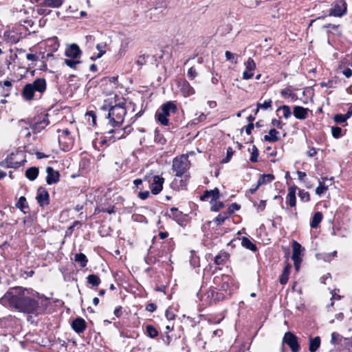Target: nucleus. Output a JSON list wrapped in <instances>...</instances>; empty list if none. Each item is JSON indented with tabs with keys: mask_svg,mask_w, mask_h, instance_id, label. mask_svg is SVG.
<instances>
[{
	"mask_svg": "<svg viewBox=\"0 0 352 352\" xmlns=\"http://www.w3.org/2000/svg\"><path fill=\"white\" fill-rule=\"evenodd\" d=\"M32 292L21 287H12L0 298V304L20 312L36 314L39 306Z\"/></svg>",
	"mask_w": 352,
	"mask_h": 352,
	"instance_id": "obj_1",
	"label": "nucleus"
},
{
	"mask_svg": "<svg viewBox=\"0 0 352 352\" xmlns=\"http://www.w3.org/2000/svg\"><path fill=\"white\" fill-rule=\"evenodd\" d=\"M125 104V100L122 98L121 102L109 109L108 118L112 126H120L122 124L126 114Z\"/></svg>",
	"mask_w": 352,
	"mask_h": 352,
	"instance_id": "obj_2",
	"label": "nucleus"
},
{
	"mask_svg": "<svg viewBox=\"0 0 352 352\" xmlns=\"http://www.w3.org/2000/svg\"><path fill=\"white\" fill-rule=\"evenodd\" d=\"M45 89V80L44 78H37L32 83H28L24 86L22 96L26 100H31L34 98L35 91L42 94Z\"/></svg>",
	"mask_w": 352,
	"mask_h": 352,
	"instance_id": "obj_3",
	"label": "nucleus"
},
{
	"mask_svg": "<svg viewBox=\"0 0 352 352\" xmlns=\"http://www.w3.org/2000/svg\"><path fill=\"white\" fill-rule=\"evenodd\" d=\"M190 162L188 155H182L173 160L172 168L176 177H182L190 168Z\"/></svg>",
	"mask_w": 352,
	"mask_h": 352,
	"instance_id": "obj_4",
	"label": "nucleus"
},
{
	"mask_svg": "<svg viewBox=\"0 0 352 352\" xmlns=\"http://www.w3.org/2000/svg\"><path fill=\"white\" fill-rule=\"evenodd\" d=\"M48 115H41L34 119L30 118L27 120H21V122H25L30 125V128L34 133H39L44 129L49 124Z\"/></svg>",
	"mask_w": 352,
	"mask_h": 352,
	"instance_id": "obj_5",
	"label": "nucleus"
},
{
	"mask_svg": "<svg viewBox=\"0 0 352 352\" xmlns=\"http://www.w3.org/2000/svg\"><path fill=\"white\" fill-rule=\"evenodd\" d=\"M177 111V106L173 102H168L164 104L161 108V111L155 114V117L159 122L164 126H168L169 120L168 117L170 113H175Z\"/></svg>",
	"mask_w": 352,
	"mask_h": 352,
	"instance_id": "obj_6",
	"label": "nucleus"
},
{
	"mask_svg": "<svg viewBox=\"0 0 352 352\" xmlns=\"http://www.w3.org/2000/svg\"><path fill=\"white\" fill-rule=\"evenodd\" d=\"M347 6L344 0H339L333 2L329 10L328 16L341 17L346 13Z\"/></svg>",
	"mask_w": 352,
	"mask_h": 352,
	"instance_id": "obj_7",
	"label": "nucleus"
},
{
	"mask_svg": "<svg viewBox=\"0 0 352 352\" xmlns=\"http://www.w3.org/2000/svg\"><path fill=\"white\" fill-rule=\"evenodd\" d=\"M283 342H285L291 349L292 352H298L300 350V345L298 342L297 337L291 332L285 333Z\"/></svg>",
	"mask_w": 352,
	"mask_h": 352,
	"instance_id": "obj_8",
	"label": "nucleus"
},
{
	"mask_svg": "<svg viewBox=\"0 0 352 352\" xmlns=\"http://www.w3.org/2000/svg\"><path fill=\"white\" fill-rule=\"evenodd\" d=\"M82 52L79 46L76 43H72L67 47L65 51V55L73 59H78L80 58Z\"/></svg>",
	"mask_w": 352,
	"mask_h": 352,
	"instance_id": "obj_9",
	"label": "nucleus"
},
{
	"mask_svg": "<svg viewBox=\"0 0 352 352\" xmlns=\"http://www.w3.org/2000/svg\"><path fill=\"white\" fill-rule=\"evenodd\" d=\"M245 69L243 72V78L244 80H250L254 76V71L256 69V63L252 58H248L245 63Z\"/></svg>",
	"mask_w": 352,
	"mask_h": 352,
	"instance_id": "obj_10",
	"label": "nucleus"
},
{
	"mask_svg": "<svg viewBox=\"0 0 352 352\" xmlns=\"http://www.w3.org/2000/svg\"><path fill=\"white\" fill-rule=\"evenodd\" d=\"M220 281L221 284L218 285L219 289L226 292H229V294H230V278L228 276L223 275L221 277L216 276L214 278V282L217 285H218Z\"/></svg>",
	"mask_w": 352,
	"mask_h": 352,
	"instance_id": "obj_11",
	"label": "nucleus"
},
{
	"mask_svg": "<svg viewBox=\"0 0 352 352\" xmlns=\"http://www.w3.org/2000/svg\"><path fill=\"white\" fill-rule=\"evenodd\" d=\"M164 183V179L163 177L158 175H155L153 177V182L151 184V190L152 194H159L163 188Z\"/></svg>",
	"mask_w": 352,
	"mask_h": 352,
	"instance_id": "obj_12",
	"label": "nucleus"
},
{
	"mask_svg": "<svg viewBox=\"0 0 352 352\" xmlns=\"http://www.w3.org/2000/svg\"><path fill=\"white\" fill-rule=\"evenodd\" d=\"M46 182L49 185H52L54 184H56L59 181L60 173L58 171H56L51 166H47L46 168Z\"/></svg>",
	"mask_w": 352,
	"mask_h": 352,
	"instance_id": "obj_13",
	"label": "nucleus"
},
{
	"mask_svg": "<svg viewBox=\"0 0 352 352\" xmlns=\"http://www.w3.org/2000/svg\"><path fill=\"white\" fill-rule=\"evenodd\" d=\"M36 200L39 205L42 207L49 204V193L43 188H39L37 191Z\"/></svg>",
	"mask_w": 352,
	"mask_h": 352,
	"instance_id": "obj_14",
	"label": "nucleus"
},
{
	"mask_svg": "<svg viewBox=\"0 0 352 352\" xmlns=\"http://www.w3.org/2000/svg\"><path fill=\"white\" fill-rule=\"evenodd\" d=\"M86 327V322L81 318H77L72 322V328L77 333H82L85 330Z\"/></svg>",
	"mask_w": 352,
	"mask_h": 352,
	"instance_id": "obj_15",
	"label": "nucleus"
},
{
	"mask_svg": "<svg viewBox=\"0 0 352 352\" xmlns=\"http://www.w3.org/2000/svg\"><path fill=\"white\" fill-rule=\"evenodd\" d=\"M219 197V190L217 188H214L213 190L204 191V194L201 196L200 199L201 201L207 200L210 198L212 203V201H216L217 199Z\"/></svg>",
	"mask_w": 352,
	"mask_h": 352,
	"instance_id": "obj_16",
	"label": "nucleus"
},
{
	"mask_svg": "<svg viewBox=\"0 0 352 352\" xmlns=\"http://www.w3.org/2000/svg\"><path fill=\"white\" fill-rule=\"evenodd\" d=\"M180 91L184 97H188L195 94L194 88L190 85L187 80H182L179 82Z\"/></svg>",
	"mask_w": 352,
	"mask_h": 352,
	"instance_id": "obj_17",
	"label": "nucleus"
},
{
	"mask_svg": "<svg viewBox=\"0 0 352 352\" xmlns=\"http://www.w3.org/2000/svg\"><path fill=\"white\" fill-rule=\"evenodd\" d=\"M296 186H291L288 188V193L286 197V204L290 207H295L296 205Z\"/></svg>",
	"mask_w": 352,
	"mask_h": 352,
	"instance_id": "obj_18",
	"label": "nucleus"
},
{
	"mask_svg": "<svg viewBox=\"0 0 352 352\" xmlns=\"http://www.w3.org/2000/svg\"><path fill=\"white\" fill-rule=\"evenodd\" d=\"M292 248L293 252L292 258V259H302L301 256L303 255V252L305 251V248L302 247V245L296 241L292 242Z\"/></svg>",
	"mask_w": 352,
	"mask_h": 352,
	"instance_id": "obj_19",
	"label": "nucleus"
},
{
	"mask_svg": "<svg viewBox=\"0 0 352 352\" xmlns=\"http://www.w3.org/2000/svg\"><path fill=\"white\" fill-rule=\"evenodd\" d=\"M309 109L301 106L294 107L293 113L296 118L305 120L307 117Z\"/></svg>",
	"mask_w": 352,
	"mask_h": 352,
	"instance_id": "obj_20",
	"label": "nucleus"
},
{
	"mask_svg": "<svg viewBox=\"0 0 352 352\" xmlns=\"http://www.w3.org/2000/svg\"><path fill=\"white\" fill-rule=\"evenodd\" d=\"M320 346V338L316 336L315 338H309V351L310 352H316Z\"/></svg>",
	"mask_w": 352,
	"mask_h": 352,
	"instance_id": "obj_21",
	"label": "nucleus"
},
{
	"mask_svg": "<svg viewBox=\"0 0 352 352\" xmlns=\"http://www.w3.org/2000/svg\"><path fill=\"white\" fill-rule=\"evenodd\" d=\"M38 173H39L38 168L37 167L33 166V167L28 168L25 170V177L29 180L34 181L37 178L38 175Z\"/></svg>",
	"mask_w": 352,
	"mask_h": 352,
	"instance_id": "obj_22",
	"label": "nucleus"
},
{
	"mask_svg": "<svg viewBox=\"0 0 352 352\" xmlns=\"http://www.w3.org/2000/svg\"><path fill=\"white\" fill-rule=\"evenodd\" d=\"M322 220V214L321 212H316L314 214L310 222V227L311 228H317L320 223Z\"/></svg>",
	"mask_w": 352,
	"mask_h": 352,
	"instance_id": "obj_23",
	"label": "nucleus"
},
{
	"mask_svg": "<svg viewBox=\"0 0 352 352\" xmlns=\"http://www.w3.org/2000/svg\"><path fill=\"white\" fill-rule=\"evenodd\" d=\"M278 132L275 129H272L269 131L267 135H264V140L269 142H275L278 140Z\"/></svg>",
	"mask_w": 352,
	"mask_h": 352,
	"instance_id": "obj_24",
	"label": "nucleus"
},
{
	"mask_svg": "<svg viewBox=\"0 0 352 352\" xmlns=\"http://www.w3.org/2000/svg\"><path fill=\"white\" fill-rule=\"evenodd\" d=\"M74 261L75 262L78 263L81 267H86L88 259L85 254L83 253H77L74 255Z\"/></svg>",
	"mask_w": 352,
	"mask_h": 352,
	"instance_id": "obj_25",
	"label": "nucleus"
},
{
	"mask_svg": "<svg viewBox=\"0 0 352 352\" xmlns=\"http://www.w3.org/2000/svg\"><path fill=\"white\" fill-rule=\"evenodd\" d=\"M125 129H111L108 131L109 134L114 133V135L112 136L113 138V140H120L122 138H124L126 136V132ZM109 138H111V137H109Z\"/></svg>",
	"mask_w": 352,
	"mask_h": 352,
	"instance_id": "obj_26",
	"label": "nucleus"
},
{
	"mask_svg": "<svg viewBox=\"0 0 352 352\" xmlns=\"http://www.w3.org/2000/svg\"><path fill=\"white\" fill-rule=\"evenodd\" d=\"M241 245L246 249H248L253 252H255L257 249L256 245L254 244L248 238L245 236L242 237Z\"/></svg>",
	"mask_w": 352,
	"mask_h": 352,
	"instance_id": "obj_27",
	"label": "nucleus"
},
{
	"mask_svg": "<svg viewBox=\"0 0 352 352\" xmlns=\"http://www.w3.org/2000/svg\"><path fill=\"white\" fill-rule=\"evenodd\" d=\"M275 179V177L272 174H263L261 175L257 182L258 185H263L265 184L270 183Z\"/></svg>",
	"mask_w": 352,
	"mask_h": 352,
	"instance_id": "obj_28",
	"label": "nucleus"
},
{
	"mask_svg": "<svg viewBox=\"0 0 352 352\" xmlns=\"http://www.w3.org/2000/svg\"><path fill=\"white\" fill-rule=\"evenodd\" d=\"M228 254L226 252H220L214 258V262L216 265H223L226 263L228 259Z\"/></svg>",
	"mask_w": 352,
	"mask_h": 352,
	"instance_id": "obj_29",
	"label": "nucleus"
},
{
	"mask_svg": "<svg viewBox=\"0 0 352 352\" xmlns=\"http://www.w3.org/2000/svg\"><path fill=\"white\" fill-rule=\"evenodd\" d=\"M290 265H287L283 270L282 274L280 276V283L281 285H285L289 278V274L290 271Z\"/></svg>",
	"mask_w": 352,
	"mask_h": 352,
	"instance_id": "obj_30",
	"label": "nucleus"
},
{
	"mask_svg": "<svg viewBox=\"0 0 352 352\" xmlns=\"http://www.w3.org/2000/svg\"><path fill=\"white\" fill-rule=\"evenodd\" d=\"M4 37L6 41L11 43H16L19 41V37L14 32L8 31L4 33Z\"/></svg>",
	"mask_w": 352,
	"mask_h": 352,
	"instance_id": "obj_31",
	"label": "nucleus"
},
{
	"mask_svg": "<svg viewBox=\"0 0 352 352\" xmlns=\"http://www.w3.org/2000/svg\"><path fill=\"white\" fill-rule=\"evenodd\" d=\"M47 6L45 5L44 2L38 5L36 8V12L38 15L47 16L49 15L52 10L47 9Z\"/></svg>",
	"mask_w": 352,
	"mask_h": 352,
	"instance_id": "obj_32",
	"label": "nucleus"
},
{
	"mask_svg": "<svg viewBox=\"0 0 352 352\" xmlns=\"http://www.w3.org/2000/svg\"><path fill=\"white\" fill-rule=\"evenodd\" d=\"M322 181H319V185L316 189V194L318 196H321L323 195L327 190L328 187L324 184V180L327 179L326 178H322Z\"/></svg>",
	"mask_w": 352,
	"mask_h": 352,
	"instance_id": "obj_33",
	"label": "nucleus"
},
{
	"mask_svg": "<svg viewBox=\"0 0 352 352\" xmlns=\"http://www.w3.org/2000/svg\"><path fill=\"white\" fill-rule=\"evenodd\" d=\"M63 1L64 0H44V3L47 7L58 8L63 5Z\"/></svg>",
	"mask_w": 352,
	"mask_h": 352,
	"instance_id": "obj_34",
	"label": "nucleus"
},
{
	"mask_svg": "<svg viewBox=\"0 0 352 352\" xmlns=\"http://www.w3.org/2000/svg\"><path fill=\"white\" fill-rule=\"evenodd\" d=\"M88 283L97 287L100 284V278L96 274H90L87 277Z\"/></svg>",
	"mask_w": 352,
	"mask_h": 352,
	"instance_id": "obj_35",
	"label": "nucleus"
},
{
	"mask_svg": "<svg viewBox=\"0 0 352 352\" xmlns=\"http://www.w3.org/2000/svg\"><path fill=\"white\" fill-rule=\"evenodd\" d=\"M65 64L70 68L76 69L77 65L81 62L78 59L66 58L64 60Z\"/></svg>",
	"mask_w": 352,
	"mask_h": 352,
	"instance_id": "obj_36",
	"label": "nucleus"
},
{
	"mask_svg": "<svg viewBox=\"0 0 352 352\" xmlns=\"http://www.w3.org/2000/svg\"><path fill=\"white\" fill-rule=\"evenodd\" d=\"M146 330L147 335L151 338H154L158 336L157 330L152 325H147Z\"/></svg>",
	"mask_w": 352,
	"mask_h": 352,
	"instance_id": "obj_37",
	"label": "nucleus"
},
{
	"mask_svg": "<svg viewBox=\"0 0 352 352\" xmlns=\"http://www.w3.org/2000/svg\"><path fill=\"white\" fill-rule=\"evenodd\" d=\"M272 100L268 99L265 100L263 103L258 102L256 105L258 107V108H261L263 110H267L272 109Z\"/></svg>",
	"mask_w": 352,
	"mask_h": 352,
	"instance_id": "obj_38",
	"label": "nucleus"
},
{
	"mask_svg": "<svg viewBox=\"0 0 352 352\" xmlns=\"http://www.w3.org/2000/svg\"><path fill=\"white\" fill-rule=\"evenodd\" d=\"M280 110L283 111V117L285 119L289 118L292 115L290 108L287 105H283V106L279 107L278 108L277 111H280Z\"/></svg>",
	"mask_w": 352,
	"mask_h": 352,
	"instance_id": "obj_39",
	"label": "nucleus"
},
{
	"mask_svg": "<svg viewBox=\"0 0 352 352\" xmlns=\"http://www.w3.org/2000/svg\"><path fill=\"white\" fill-rule=\"evenodd\" d=\"M229 214L227 213L219 214L214 220L217 225H221L228 218Z\"/></svg>",
	"mask_w": 352,
	"mask_h": 352,
	"instance_id": "obj_40",
	"label": "nucleus"
},
{
	"mask_svg": "<svg viewBox=\"0 0 352 352\" xmlns=\"http://www.w3.org/2000/svg\"><path fill=\"white\" fill-rule=\"evenodd\" d=\"M170 215L175 221H178L182 216V213L178 210L177 208H171L170 210Z\"/></svg>",
	"mask_w": 352,
	"mask_h": 352,
	"instance_id": "obj_41",
	"label": "nucleus"
},
{
	"mask_svg": "<svg viewBox=\"0 0 352 352\" xmlns=\"http://www.w3.org/2000/svg\"><path fill=\"white\" fill-rule=\"evenodd\" d=\"M298 196L303 201H309L310 200L309 193L305 190H299Z\"/></svg>",
	"mask_w": 352,
	"mask_h": 352,
	"instance_id": "obj_42",
	"label": "nucleus"
},
{
	"mask_svg": "<svg viewBox=\"0 0 352 352\" xmlns=\"http://www.w3.org/2000/svg\"><path fill=\"white\" fill-rule=\"evenodd\" d=\"M342 338V337L339 333L337 332H333L331 333V343L332 344H338L341 341Z\"/></svg>",
	"mask_w": 352,
	"mask_h": 352,
	"instance_id": "obj_43",
	"label": "nucleus"
},
{
	"mask_svg": "<svg viewBox=\"0 0 352 352\" xmlns=\"http://www.w3.org/2000/svg\"><path fill=\"white\" fill-rule=\"evenodd\" d=\"M258 151L256 146H252V152H251V156H250V161L252 162H256L258 160Z\"/></svg>",
	"mask_w": 352,
	"mask_h": 352,
	"instance_id": "obj_44",
	"label": "nucleus"
},
{
	"mask_svg": "<svg viewBox=\"0 0 352 352\" xmlns=\"http://www.w3.org/2000/svg\"><path fill=\"white\" fill-rule=\"evenodd\" d=\"M106 46L105 43H98L96 45V49L98 50V54L96 56V58H99L102 57L105 54L104 47Z\"/></svg>",
	"mask_w": 352,
	"mask_h": 352,
	"instance_id": "obj_45",
	"label": "nucleus"
},
{
	"mask_svg": "<svg viewBox=\"0 0 352 352\" xmlns=\"http://www.w3.org/2000/svg\"><path fill=\"white\" fill-rule=\"evenodd\" d=\"M322 28L327 29V32L329 33L330 32L329 29L335 30L338 34H340V32L339 31V25L335 24H326L322 26Z\"/></svg>",
	"mask_w": 352,
	"mask_h": 352,
	"instance_id": "obj_46",
	"label": "nucleus"
},
{
	"mask_svg": "<svg viewBox=\"0 0 352 352\" xmlns=\"http://www.w3.org/2000/svg\"><path fill=\"white\" fill-rule=\"evenodd\" d=\"M234 151L232 148L228 147L226 152V157L221 160L222 163H228L233 155Z\"/></svg>",
	"mask_w": 352,
	"mask_h": 352,
	"instance_id": "obj_47",
	"label": "nucleus"
},
{
	"mask_svg": "<svg viewBox=\"0 0 352 352\" xmlns=\"http://www.w3.org/2000/svg\"><path fill=\"white\" fill-rule=\"evenodd\" d=\"M197 72L194 67H191L188 69L187 72V76L190 80H193L195 77L197 76Z\"/></svg>",
	"mask_w": 352,
	"mask_h": 352,
	"instance_id": "obj_48",
	"label": "nucleus"
},
{
	"mask_svg": "<svg viewBox=\"0 0 352 352\" xmlns=\"http://www.w3.org/2000/svg\"><path fill=\"white\" fill-rule=\"evenodd\" d=\"M331 133L335 138H338L342 135V129L338 126H333L331 128Z\"/></svg>",
	"mask_w": 352,
	"mask_h": 352,
	"instance_id": "obj_49",
	"label": "nucleus"
},
{
	"mask_svg": "<svg viewBox=\"0 0 352 352\" xmlns=\"http://www.w3.org/2000/svg\"><path fill=\"white\" fill-rule=\"evenodd\" d=\"M333 120L336 123L342 124L346 122V119L344 114H336L333 117Z\"/></svg>",
	"mask_w": 352,
	"mask_h": 352,
	"instance_id": "obj_50",
	"label": "nucleus"
},
{
	"mask_svg": "<svg viewBox=\"0 0 352 352\" xmlns=\"http://www.w3.org/2000/svg\"><path fill=\"white\" fill-rule=\"evenodd\" d=\"M241 206L236 204V203H233L230 206H229V208H228V214H232V213L234 212V211L236 210H239L240 209Z\"/></svg>",
	"mask_w": 352,
	"mask_h": 352,
	"instance_id": "obj_51",
	"label": "nucleus"
},
{
	"mask_svg": "<svg viewBox=\"0 0 352 352\" xmlns=\"http://www.w3.org/2000/svg\"><path fill=\"white\" fill-rule=\"evenodd\" d=\"M26 199L24 197H21L16 203V206L19 208L23 209L25 207Z\"/></svg>",
	"mask_w": 352,
	"mask_h": 352,
	"instance_id": "obj_52",
	"label": "nucleus"
},
{
	"mask_svg": "<svg viewBox=\"0 0 352 352\" xmlns=\"http://www.w3.org/2000/svg\"><path fill=\"white\" fill-rule=\"evenodd\" d=\"M147 57L148 56H146L145 55L140 56L138 58V59H137V60L135 62L136 64L140 65V66H142V65H144L146 63V59Z\"/></svg>",
	"mask_w": 352,
	"mask_h": 352,
	"instance_id": "obj_53",
	"label": "nucleus"
},
{
	"mask_svg": "<svg viewBox=\"0 0 352 352\" xmlns=\"http://www.w3.org/2000/svg\"><path fill=\"white\" fill-rule=\"evenodd\" d=\"M206 119V115L201 113L197 118L193 119L192 122L194 124H197L199 122H203Z\"/></svg>",
	"mask_w": 352,
	"mask_h": 352,
	"instance_id": "obj_54",
	"label": "nucleus"
},
{
	"mask_svg": "<svg viewBox=\"0 0 352 352\" xmlns=\"http://www.w3.org/2000/svg\"><path fill=\"white\" fill-rule=\"evenodd\" d=\"M224 205L223 204V202H215L214 204H213L211 207V210L212 211H218L219 210H220L221 208H223Z\"/></svg>",
	"mask_w": 352,
	"mask_h": 352,
	"instance_id": "obj_55",
	"label": "nucleus"
},
{
	"mask_svg": "<svg viewBox=\"0 0 352 352\" xmlns=\"http://www.w3.org/2000/svg\"><path fill=\"white\" fill-rule=\"evenodd\" d=\"M142 182H143V180L141 179H135L133 182V184L135 186L136 189H140V190L143 189Z\"/></svg>",
	"mask_w": 352,
	"mask_h": 352,
	"instance_id": "obj_56",
	"label": "nucleus"
},
{
	"mask_svg": "<svg viewBox=\"0 0 352 352\" xmlns=\"http://www.w3.org/2000/svg\"><path fill=\"white\" fill-rule=\"evenodd\" d=\"M1 165L3 167H6V168H16V167H18L17 165H13V164L8 161V160L2 162L1 163Z\"/></svg>",
	"mask_w": 352,
	"mask_h": 352,
	"instance_id": "obj_57",
	"label": "nucleus"
},
{
	"mask_svg": "<svg viewBox=\"0 0 352 352\" xmlns=\"http://www.w3.org/2000/svg\"><path fill=\"white\" fill-rule=\"evenodd\" d=\"M272 124L273 126H275L278 129H282L283 126V124L279 120L276 119H272Z\"/></svg>",
	"mask_w": 352,
	"mask_h": 352,
	"instance_id": "obj_58",
	"label": "nucleus"
},
{
	"mask_svg": "<svg viewBox=\"0 0 352 352\" xmlns=\"http://www.w3.org/2000/svg\"><path fill=\"white\" fill-rule=\"evenodd\" d=\"M157 305L155 303H148L146 307V310L149 312H153L156 310Z\"/></svg>",
	"mask_w": 352,
	"mask_h": 352,
	"instance_id": "obj_59",
	"label": "nucleus"
},
{
	"mask_svg": "<svg viewBox=\"0 0 352 352\" xmlns=\"http://www.w3.org/2000/svg\"><path fill=\"white\" fill-rule=\"evenodd\" d=\"M150 192L148 190L144 192H140L138 194V197L142 200L146 199L149 196Z\"/></svg>",
	"mask_w": 352,
	"mask_h": 352,
	"instance_id": "obj_60",
	"label": "nucleus"
},
{
	"mask_svg": "<svg viewBox=\"0 0 352 352\" xmlns=\"http://www.w3.org/2000/svg\"><path fill=\"white\" fill-rule=\"evenodd\" d=\"M334 85V82L333 80H329L328 82H321L320 85L322 87H333Z\"/></svg>",
	"mask_w": 352,
	"mask_h": 352,
	"instance_id": "obj_61",
	"label": "nucleus"
},
{
	"mask_svg": "<svg viewBox=\"0 0 352 352\" xmlns=\"http://www.w3.org/2000/svg\"><path fill=\"white\" fill-rule=\"evenodd\" d=\"M26 58L28 60H30L32 62L37 61L38 60V57L36 54H27Z\"/></svg>",
	"mask_w": 352,
	"mask_h": 352,
	"instance_id": "obj_62",
	"label": "nucleus"
},
{
	"mask_svg": "<svg viewBox=\"0 0 352 352\" xmlns=\"http://www.w3.org/2000/svg\"><path fill=\"white\" fill-rule=\"evenodd\" d=\"M225 56H226L227 60H232L234 58L235 54L230 52V51H226L225 52Z\"/></svg>",
	"mask_w": 352,
	"mask_h": 352,
	"instance_id": "obj_63",
	"label": "nucleus"
},
{
	"mask_svg": "<svg viewBox=\"0 0 352 352\" xmlns=\"http://www.w3.org/2000/svg\"><path fill=\"white\" fill-rule=\"evenodd\" d=\"M342 74L346 77L349 78L352 76V69L350 68H346L343 70Z\"/></svg>",
	"mask_w": 352,
	"mask_h": 352,
	"instance_id": "obj_64",
	"label": "nucleus"
}]
</instances>
